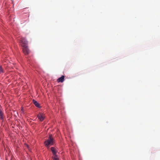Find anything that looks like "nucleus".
I'll list each match as a JSON object with an SVG mask.
<instances>
[{"label":"nucleus","mask_w":160,"mask_h":160,"mask_svg":"<svg viewBox=\"0 0 160 160\" xmlns=\"http://www.w3.org/2000/svg\"><path fill=\"white\" fill-rule=\"evenodd\" d=\"M54 143L53 139L52 138V135L49 136L48 139L44 142V144L47 147H49L50 145H52Z\"/></svg>","instance_id":"1"},{"label":"nucleus","mask_w":160,"mask_h":160,"mask_svg":"<svg viewBox=\"0 0 160 160\" xmlns=\"http://www.w3.org/2000/svg\"><path fill=\"white\" fill-rule=\"evenodd\" d=\"M20 42L22 47H23L24 45L25 46H27L28 42L25 38H21Z\"/></svg>","instance_id":"2"},{"label":"nucleus","mask_w":160,"mask_h":160,"mask_svg":"<svg viewBox=\"0 0 160 160\" xmlns=\"http://www.w3.org/2000/svg\"><path fill=\"white\" fill-rule=\"evenodd\" d=\"M23 47V51L24 53L26 55L28 54L29 53V50L28 48V46H25L24 45Z\"/></svg>","instance_id":"3"},{"label":"nucleus","mask_w":160,"mask_h":160,"mask_svg":"<svg viewBox=\"0 0 160 160\" xmlns=\"http://www.w3.org/2000/svg\"><path fill=\"white\" fill-rule=\"evenodd\" d=\"M38 119L41 121H42L45 118V117L44 114L41 113H39L37 115Z\"/></svg>","instance_id":"4"},{"label":"nucleus","mask_w":160,"mask_h":160,"mask_svg":"<svg viewBox=\"0 0 160 160\" xmlns=\"http://www.w3.org/2000/svg\"><path fill=\"white\" fill-rule=\"evenodd\" d=\"M64 78L65 77L64 76L62 75L61 77L57 79V82H62L64 81Z\"/></svg>","instance_id":"5"},{"label":"nucleus","mask_w":160,"mask_h":160,"mask_svg":"<svg viewBox=\"0 0 160 160\" xmlns=\"http://www.w3.org/2000/svg\"><path fill=\"white\" fill-rule=\"evenodd\" d=\"M51 149L53 155H56L57 151L56 150V149L53 147H51Z\"/></svg>","instance_id":"6"},{"label":"nucleus","mask_w":160,"mask_h":160,"mask_svg":"<svg viewBox=\"0 0 160 160\" xmlns=\"http://www.w3.org/2000/svg\"><path fill=\"white\" fill-rule=\"evenodd\" d=\"M33 102L36 107L38 108L40 107L39 104L38 102L34 100H33Z\"/></svg>","instance_id":"7"},{"label":"nucleus","mask_w":160,"mask_h":160,"mask_svg":"<svg viewBox=\"0 0 160 160\" xmlns=\"http://www.w3.org/2000/svg\"><path fill=\"white\" fill-rule=\"evenodd\" d=\"M3 112L0 109V118L1 119H3Z\"/></svg>","instance_id":"8"},{"label":"nucleus","mask_w":160,"mask_h":160,"mask_svg":"<svg viewBox=\"0 0 160 160\" xmlns=\"http://www.w3.org/2000/svg\"><path fill=\"white\" fill-rule=\"evenodd\" d=\"M54 157L53 158V160H58V158L57 155H54Z\"/></svg>","instance_id":"9"},{"label":"nucleus","mask_w":160,"mask_h":160,"mask_svg":"<svg viewBox=\"0 0 160 160\" xmlns=\"http://www.w3.org/2000/svg\"><path fill=\"white\" fill-rule=\"evenodd\" d=\"M3 69L1 66H0V73H3Z\"/></svg>","instance_id":"10"},{"label":"nucleus","mask_w":160,"mask_h":160,"mask_svg":"<svg viewBox=\"0 0 160 160\" xmlns=\"http://www.w3.org/2000/svg\"><path fill=\"white\" fill-rule=\"evenodd\" d=\"M27 147L28 148V145H27Z\"/></svg>","instance_id":"11"}]
</instances>
